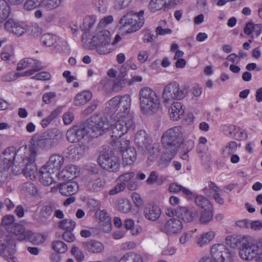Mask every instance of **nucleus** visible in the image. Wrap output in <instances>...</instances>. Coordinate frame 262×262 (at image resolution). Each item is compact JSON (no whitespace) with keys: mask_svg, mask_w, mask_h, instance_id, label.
I'll use <instances>...</instances> for the list:
<instances>
[{"mask_svg":"<svg viewBox=\"0 0 262 262\" xmlns=\"http://www.w3.org/2000/svg\"><path fill=\"white\" fill-rule=\"evenodd\" d=\"M15 155V151L13 148H7L5 149L0 157V163L3 169L8 170L13 164Z\"/></svg>","mask_w":262,"mask_h":262,"instance_id":"obj_19","label":"nucleus"},{"mask_svg":"<svg viewBox=\"0 0 262 262\" xmlns=\"http://www.w3.org/2000/svg\"><path fill=\"white\" fill-rule=\"evenodd\" d=\"M133 81L127 80L126 78H122L119 80H116L114 82L112 90L114 92H118L122 88H125L126 85H132Z\"/></svg>","mask_w":262,"mask_h":262,"instance_id":"obj_47","label":"nucleus"},{"mask_svg":"<svg viewBox=\"0 0 262 262\" xmlns=\"http://www.w3.org/2000/svg\"><path fill=\"white\" fill-rule=\"evenodd\" d=\"M158 96L155 91L148 87L142 88L139 92L140 103H145L153 99L158 98Z\"/></svg>","mask_w":262,"mask_h":262,"instance_id":"obj_28","label":"nucleus"},{"mask_svg":"<svg viewBox=\"0 0 262 262\" xmlns=\"http://www.w3.org/2000/svg\"><path fill=\"white\" fill-rule=\"evenodd\" d=\"M168 189L169 191L171 192L177 193L181 191L188 199H192L194 196L193 192L177 183H172L170 184Z\"/></svg>","mask_w":262,"mask_h":262,"instance_id":"obj_32","label":"nucleus"},{"mask_svg":"<svg viewBox=\"0 0 262 262\" xmlns=\"http://www.w3.org/2000/svg\"><path fill=\"white\" fill-rule=\"evenodd\" d=\"M36 156V149L32 147L30 148L29 156L28 158V162L26 167L23 170L24 176L26 177H29L31 179L35 178L36 174L37 173V167L34 163Z\"/></svg>","mask_w":262,"mask_h":262,"instance_id":"obj_14","label":"nucleus"},{"mask_svg":"<svg viewBox=\"0 0 262 262\" xmlns=\"http://www.w3.org/2000/svg\"><path fill=\"white\" fill-rule=\"evenodd\" d=\"M60 194L64 196H72L78 190V184L75 182L60 183L58 186Z\"/></svg>","mask_w":262,"mask_h":262,"instance_id":"obj_22","label":"nucleus"},{"mask_svg":"<svg viewBox=\"0 0 262 262\" xmlns=\"http://www.w3.org/2000/svg\"><path fill=\"white\" fill-rule=\"evenodd\" d=\"M61 134L54 128L40 135L36 141L37 145L42 149H51L56 146L61 140Z\"/></svg>","mask_w":262,"mask_h":262,"instance_id":"obj_8","label":"nucleus"},{"mask_svg":"<svg viewBox=\"0 0 262 262\" xmlns=\"http://www.w3.org/2000/svg\"><path fill=\"white\" fill-rule=\"evenodd\" d=\"M166 3L163 0H151L149 4V8L152 12H155L161 10Z\"/></svg>","mask_w":262,"mask_h":262,"instance_id":"obj_55","label":"nucleus"},{"mask_svg":"<svg viewBox=\"0 0 262 262\" xmlns=\"http://www.w3.org/2000/svg\"><path fill=\"white\" fill-rule=\"evenodd\" d=\"M212 208L204 209L201 214L200 221L202 224H206L210 222L213 217Z\"/></svg>","mask_w":262,"mask_h":262,"instance_id":"obj_52","label":"nucleus"},{"mask_svg":"<svg viewBox=\"0 0 262 262\" xmlns=\"http://www.w3.org/2000/svg\"><path fill=\"white\" fill-rule=\"evenodd\" d=\"M61 113V109L57 108L52 112L51 114L47 118L42 119L41 125L43 127H46L54 119H55Z\"/></svg>","mask_w":262,"mask_h":262,"instance_id":"obj_45","label":"nucleus"},{"mask_svg":"<svg viewBox=\"0 0 262 262\" xmlns=\"http://www.w3.org/2000/svg\"><path fill=\"white\" fill-rule=\"evenodd\" d=\"M215 232L209 231L202 234L201 236L197 239V244L200 247H202L209 243L215 237Z\"/></svg>","mask_w":262,"mask_h":262,"instance_id":"obj_37","label":"nucleus"},{"mask_svg":"<svg viewBox=\"0 0 262 262\" xmlns=\"http://www.w3.org/2000/svg\"><path fill=\"white\" fill-rule=\"evenodd\" d=\"M144 11L139 13L130 12L124 15L120 20L122 27L127 33H132L139 30L144 23Z\"/></svg>","mask_w":262,"mask_h":262,"instance_id":"obj_5","label":"nucleus"},{"mask_svg":"<svg viewBox=\"0 0 262 262\" xmlns=\"http://www.w3.org/2000/svg\"><path fill=\"white\" fill-rule=\"evenodd\" d=\"M71 253L74 255L76 260L79 262H81L84 260V255L81 251L79 250L76 246H73L71 249Z\"/></svg>","mask_w":262,"mask_h":262,"instance_id":"obj_61","label":"nucleus"},{"mask_svg":"<svg viewBox=\"0 0 262 262\" xmlns=\"http://www.w3.org/2000/svg\"><path fill=\"white\" fill-rule=\"evenodd\" d=\"M184 141V137L181 126H176L167 129L161 137V143L164 149H174L176 152Z\"/></svg>","mask_w":262,"mask_h":262,"instance_id":"obj_4","label":"nucleus"},{"mask_svg":"<svg viewBox=\"0 0 262 262\" xmlns=\"http://www.w3.org/2000/svg\"><path fill=\"white\" fill-rule=\"evenodd\" d=\"M262 26L261 24H254L252 21L246 23L244 28V32L246 35H252V38H253L252 33H254L256 36H258L261 33Z\"/></svg>","mask_w":262,"mask_h":262,"instance_id":"obj_33","label":"nucleus"},{"mask_svg":"<svg viewBox=\"0 0 262 262\" xmlns=\"http://www.w3.org/2000/svg\"><path fill=\"white\" fill-rule=\"evenodd\" d=\"M198 216V211L193 207H179L177 216L186 222H192Z\"/></svg>","mask_w":262,"mask_h":262,"instance_id":"obj_16","label":"nucleus"},{"mask_svg":"<svg viewBox=\"0 0 262 262\" xmlns=\"http://www.w3.org/2000/svg\"><path fill=\"white\" fill-rule=\"evenodd\" d=\"M76 223L71 219H64L61 221L58 224L59 227L66 231H72L75 227Z\"/></svg>","mask_w":262,"mask_h":262,"instance_id":"obj_51","label":"nucleus"},{"mask_svg":"<svg viewBox=\"0 0 262 262\" xmlns=\"http://www.w3.org/2000/svg\"><path fill=\"white\" fill-rule=\"evenodd\" d=\"M27 234H28L26 235V239L34 244H41L43 243L46 240L45 236L41 234H34L30 231Z\"/></svg>","mask_w":262,"mask_h":262,"instance_id":"obj_42","label":"nucleus"},{"mask_svg":"<svg viewBox=\"0 0 262 262\" xmlns=\"http://www.w3.org/2000/svg\"><path fill=\"white\" fill-rule=\"evenodd\" d=\"M141 111L144 114H152L156 113L160 107L159 97L140 103Z\"/></svg>","mask_w":262,"mask_h":262,"instance_id":"obj_18","label":"nucleus"},{"mask_svg":"<svg viewBox=\"0 0 262 262\" xmlns=\"http://www.w3.org/2000/svg\"><path fill=\"white\" fill-rule=\"evenodd\" d=\"M74 119V114L70 111L64 113L62 115V120L65 125L70 124Z\"/></svg>","mask_w":262,"mask_h":262,"instance_id":"obj_63","label":"nucleus"},{"mask_svg":"<svg viewBox=\"0 0 262 262\" xmlns=\"http://www.w3.org/2000/svg\"><path fill=\"white\" fill-rule=\"evenodd\" d=\"M122 160L126 165L133 164L136 160L137 152L135 147H130L121 152Z\"/></svg>","mask_w":262,"mask_h":262,"instance_id":"obj_29","label":"nucleus"},{"mask_svg":"<svg viewBox=\"0 0 262 262\" xmlns=\"http://www.w3.org/2000/svg\"><path fill=\"white\" fill-rule=\"evenodd\" d=\"M130 104L131 98L129 95L114 97L108 102L105 111L112 114V137L119 138L134 129L135 123L129 113Z\"/></svg>","mask_w":262,"mask_h":262,"instance_id":"obj_1","label":"nucleus"},{"mask_svg":"<svg viewBox=\"0 0 262 262\" xmlns=\"http://www.w3.org/2000/svg\"><path fill=\"white\" fill-rule=\"evenodd\" d=\"M88 149L85 145L70 146L68 148V156L70 159H78Z\"/></svg>","mask_w":262,"mask_h":262,"instance_id":"obj_26","label":"nucleus"},{"mask_svg":"<svg viewBox=\"0 0 262 262\" xmlns=\"http://www.w3.org/2000/svg\"><path fill=\"white\" fill-rule=\"evenodd\" d=\"M210 253L213 260L210 258L213 262H226L231 257V254L228 249L222 244H215L210 250Z\"/></svg>","mask_w":262,"mask_h":262,"instance_id":"obj_11","label":"nucleus"},{"mask_svg":"<svg viewBox=\"0 0 262 262\" xmlns=\"http://www.w3.org/2000/svg\"><path fill=\"white\" fill-rule=\"evenodd\" d=\"M258 245L250 242L243 243L239 249L240 257L246 261H251L255 258Z\"/></svg>","mask_w":262,"mask_h":262,"instance_id":"obj_12","label":"nucleus"},{"mask_svg":"<svg viewBox=\"0 0 262 262\" xmlns=\"http://www.w3.org/2000/svg\"><path fill=\"white\" fill-rule=\"evenodd\" d=\"M80 172L79 168L75 165H71L65 167L61 171L58 172V177L64 181H70L77 177Z\"/></svg>","mask_w":262,"mask_h":262,"instance_id":"obj_17","label":"nucleus"},{"mask_svg":"<svg viewBox=\"0 0 262 262\" xmlns=\"http://www.w3.org/2000/svg\"><path fill=\"white\" fill-rule=\"evenodd\" d=\"M56 172L43 165L39 171L40 182L45 186H49L54 182V176Z\"/></svg>","mask_w":262,"mask_h":262,"instance_id":"obj_20","label":"nucleus"},{"mask_svg":"<svg viewBox=\"0 0 262 262\" xmlns=\"http://www.w3.org/2000/svg\"><path fill=\"white\" fill-rule=\"evenodd\" d=\"M93 4L101 13H104L107 7V0H94Z\"/></svg>","mask_w":262,"mask_h":262,"instance_id":"obj_60","label":"nucleus"},{"mask_svg":"<svg viewBox=\"0 0 262 262\" xmlns=\"http://www.w3.org/2000/svg\"><path fill=\"white\" fill-rule=\"evenodd\" d=\"M119 208L122 212L127 213L131 210L132 204L128 200H125L119 204Z\"/></svg>","mask_w":262,"mask_h":262,"instance_id":"obj_64","label":"nucleus"},{"mask_svg":"<svg viewBox=\"0 0 262 262\" xmlns=\"http://www.w3.org/2000/svg\"><path fill=\"white\" fill-rule=\"evenodd\" d=\"M42 0H25L24 4V8L25 10L30 11L39 7Z\"/></svg>","mask_w":262,"mask_h":262,"instance_id":"obj_56","label":"nucleus"},{"mask_svg":"<svg viewBox=\"0 0 262 262\" xmlns=\"http://www.w3.org/2000/svg\"><path fill=\"white\" fill-rule=\"evenodd\" d=\"M194 196L193 198H194V202L195 204L204 209L212 208V206L211 205L209 201L203 195H196L193 193Z\"/></svg>","mask_w":262,"mask_h":262,"instance_id":"obj_40","label":"nucleus"},{"mask_svg":"<svg viewBox=\"0 0 262 262\" xmlns=\"http://www.w3.org/2000/svg\"><path fill=\"white\" fill-rule=\"evenodd\" d=\"M144 214L147 220L155 221L160 217L161 211L159 206L149 205L145 207Z\"/></svg>","mask_w":262,"mask_h":262,"instance_id":"obj_24","label":"nucleus"},{"mask_svg":"<svg viewBox=\"0 0 262 262\" xmlns=\"http://www.w3.org/2000/svg\"><path fill=\"white\" fill-rule=\"evenodd\" d=\"M62 0H43L42 1L43 6L48 9H54L58 7Z\"/></svg>","mask_w":262,"mask_h":262,"instance_id":"obj_59","label":"nucleus"},{"mask_svg":"<svg viewBox=\"0 0 262 262\" xmlns=\"http://www.w3.org/2000/svg\"><path fill=\"white\" fill-rule=\"evenodd\" d=\"M106 184L105 180L98 178L90 180L86 184L87 190L91 192H97L102 190Z\"/></svg>","mask_w":262,"mask_h":262,"instance_id":"obj_25","label":"nucleus"},{"mask_svg":"<svg viewBox=\"0 0 262 262\" xmlns=\"http://www.w3.org/2000/svg\"><path fill=\"white\" fill-rule=\"evenodd\" d=\"M83 123L88 134L92 138H97L103 134L108 125L107 119L99 115L92 116Z\"/></svg>","mask_w":262,"mask_h":262,"instance_id":"obj_6","label":"nucleus"},{"mask_svg":"<svg viewBox=\"0 0 262 262\" xmlns=\"http://www.w3.org/2000/svg\"><path fill=\"white\" fill-rule=\"evenodd\" d=\"M133 0H115V8L121 10L127 7Z\"/></svg>","mask_w":262,"mask_h":262,"instance_id":"obj_62","label":"nucleus"},{"mask_svg":"<svg viewBox=\"0 0 262 262\" xmlns=\"http://www.w3.org/2000/svg\"><path fill=\"white\" fill-rule=\"evenodd\" d=\"M63 162L64 158L62 156L58 154H53L50 157L48 161L45 165L55 171L56 174H57Z\"/></svg>","mask_w":262,"mask_h":262,"instance_id":"obj_23","label":"nucleus"},{"mask_svg":"<svg viewBox=\"0 0 262 262\" xmlns=\"http://www.w3.org/2000/svg\"><path fill=\"white\" fill-rule=\"evenodd\" d=\"M111 129H112V128ZM110 134H111V137L113 139L114 144V146H115V148H117L121 153L125 150L126 149L130 147L129 146L130 143L129 140H123V139L120 140H118V139L121 137L119 138H115L112 137V130H111V133Z\"/></svg>","mask_w":262,"mask_h":262,"instance_id":"obj_38","label":"nucleus"},{"mask_svg":"<svg viewBox=\"0 0 262 262\" xmlns=\"http://www.w3.org/2000/svg\"><path fill=\"white\" fill-rule=\"evenodd\" d=\"M61 113V109L57 108L52 112L51 114L47 118L42 119L41 125L43 127H46L54 119H55Z\"/></svg>","mask_w":262,"mask_h":262,"instance_id":"obj_46","label":"nucleus"},{"mask_svg":"<svg viewBox=\"0 0 262 262\" xmlns=\"http://www.w3.org/2000/svg\"><path fill=\"white\" fill-rule=\"evenodd\" d=\"M118 262H142L140 255L135 252L126 253Z\"/></svg>","mask_w":262,"mask_h":262,"instance_id":"obj_41","label":"nucleus"},{"mask_svg":"<svg viewBox=\"0 0 262 262\" xmlns=\"http://www.w3.org/2000/svg\"><path fill=\"white\" fill-rule=\"evenodd\" d=\"M61 113V109L57 108L52 112L51 114L47 118L42 119L41 125L43 127H46L54 119H55Z\"/></svg>","mask_w":262,"mask_h":262,"instance_id":"obj_44","label":"nucleus"},{"mask_svg":"<svg viewBox=\"0 0 262 262\" xmlns=\"http://www.w3.org/2000/svg\"><path fill=\"white\" fill-rule=\"evenodd\" d=\"M8 247L13 251L15 247L14 241L10 236L0 232V254Z\"/></svg>","mask_w":262,"mask_h":262,"instance_id":"obj_31","label":"nucleus"},{"mask_svg":"<svg viewBox=\"0 0 262 262\" xmlns=\"http://www.w3.org/2000/svg\"><path fill=\"white\" fill-rule=\"evenodd\" d=\"M34 59L30 58H25L20 60L17 67V70L20 71L27 69L31 66L34 64Z\"/></svg>","mask_w":262,"mask_h":262,"instance_id":"obj_53","label":"nucleus"},{"mask_svg":"<svg viewBox=\"0 0 262 262\" xmlns=\"http://www.w3.org/2000/svg\"><path fill=\"white\" fill-rule=\"evenodd\" d=\"M237 143L235 141H230L224 147L223 153L229 156L235 152L237 149Z\"/></svg>","mask_w":262,"mask_h":262,"instance_id":"obj_57","label":"nucleus"},{"mask_svg":"<svg viewBox=\"0 0 262 262\" xmlns=\"http://www.w3.org/2000/svg\"><path fill=\"white\" fill-rule=\"evenodd\" d=\"M14 217L13 215H8L3 217L1 224L4 227L5 229L8 231V227L11 228L14 225Z\"/></svg>","mask_w":262,"mask_h":262,"instance_id":"obj_58","label":"nucleus"},{"mask_svg":"<svg viewBox=\"0 0 262 262\" xmlns=\"http://www.w3.org/2000/svg\"><path fill=\"white\" fill-rule=\"evenodd\" d=\"M56 208V205L50 203L42 207L40 211L41 217L44 220H47L52 214L53 210Z\"/></svg>","mask_w":262,"mask_h":262,"instance_id":"obj_48","label":"nucleus"},{"mask_svg":"<svg viewBox=\"0 0 262 262\" xmlns=\"http://www.w3.org/2000/svg\"><path fill=\"white\" fill-rule=\"evenodd\" d=\"M151 140L148 137L145 130H141L135 135V142L138 149L146 152L147 159L150 162L157 159L160 153V147L158 143H151Z\"/></svg>","mask_w":262,"mask_h":262,"instance_id":"obj_3","label":"nucleus"},{"mask_svg":"<svg viewBox=\"0 0 262 262\" xmlns=\"http://www.w3.org/2000/svg\"><path fill=\"white\" fill-rule=\"evenodd\" d=\"M110 33L106 30H102L97 32L95 35L85 32L82 36L83 42L91 50L96 49L100 54H106L110 52L107 46L110 43Z\"/></svg>","mask_w":262,"mask_h":262,"instance_id":"obj_2","label":"nucleus"},{"mask_svg":"<svg viewBox=\"0 0 262 262\" xmlns=\"http://www.w3.org/2000/svg\"><path fill=\"white\" fill-rule=\"evenodd\" d=\"M10 8L7 3L4 0H0V28L5 20L10 14Z\"/></svg>","mask_w":262,"mask_h":262,"instance_id":"obj_36","label":"nucleus"},{"mask_svg":"<svg viewBox=\"0 0 262 262\" xmlns=\"http://www.w3.org/2000/svg\"><path fill=\"white\" fill-rule=\"evenodd\" d=\"M92 98V94L90 91H83L77 94L75 97L74 103L76 106L83 105Z\"/></svg>","mask_w":262,"mask_h":262,"instance_id":"obj_34","label":"nucleus"},{"mask_svg":"<svg viewBox=\"0 0 262 262\" xmlns=\"http://www.w3.org/2000/svg\"><path fill=\"white\" fill-rule=\"evenodd\" d=\"M82 247L90 253L98 254L103 252L104 246L99 241L91 239L82 243Z\"/></svg>","mask_w":262,"mask_h":262,"instance_id":"obj_21","label":"nucleus"},{"mask_svg":"<svg viewBox=\"0 0 262 262\" xmlns=\"http://www.w3.org/2000/svg\"><path fill=\"white\" fill-rule=\"evenodd\" d=\"M88 130L83 123L76 125L70 128L66 133L67 140L71 143H76L82 139L86 134Z\"/></svg>","mask_w":262,"mask_h":262,"instance_id":"obj_10","label":"nucleus"},{"mask_svg":"<svg viewBox=\"0 0 262 262\" xmlns=\"http://www.w3.org/2000/svg\"><path fill=\"white\" fill-rule=\"evenodd\" d=\"M135 177V173L133 172H128L123 173L118 177L117 179V182L124 184L126 187V184L130 182L133 178Z\"/></svg>","mask_w":262,"mask_h":262,"instance_id":"obj_54","label":"nucleus"},{"mask_svg":"<svg viewBox=\"0 0 262 262\" xmlns=\"http://www.w3.org/2000/svg\"><path fill=\"white\" fill-rule=\"evenodd\" d=\"M97 161L102 168L111 172L118 170L120 165L119 158L112 154H102L99 156Z\"/></svg>","mask_w":262,"mask_h":262,"instance_id":"obj_9","label":"nucleus"},{"mask_svg":"<svg viewBox=\"0 0 262 262\" xmlns=\"http://www.w3.org/2000/svg\"><path fill=\"white\" fill-rule=\"evenodd\" d=\"M169 113L170 118H172L173 120H177L184 113L183 105L179 102H173L171 108L169 109Z\"/></svg>","mask_w":262,"mask_h":262,"instance_id":"obj_30","label":"nucleus"},{"mask_svg":"<svg viewBox=\"0 0 262 262\" xmlns=\"http://www.w3.org/2000/svg\"><path fill=\"white\" fill-rule=\"evenodd\" d=\"M183 228L182 222L176 218H171L160 226L161 231L167 235L175 234L179 233Z\"/></svg>","mask_w":262,"mask_h":262,"instance_id":"obj_15","label":"nucleus"},{"mask_svg":"<svg viewBox=\"0 0 262 262\" xmlns=\"http://www.w3.org/2000/svg\"><path fill=\"white\" fill-rule=\"evenodd\" d=\"M8 232L15 234L19 241H23L26 239L27 233L30 231H26L25 227L21 224L14 223L11 228L7 227Z\"/></svg>","mask_w":262,"mask_h":262,"instance_id":"obj_27","label":"nucleus"},{"mask_svg":"<svg viewBox=\"0 0 262 262\" xmlns=\"http://www.w3.org/2000/svg\"><path fill=\"white\" fill-rule=\"evenodd\" d=\"M40 40L43 46L51 47L56 42L57 37L51 33H47L42 35Z\"/></svg>","mask_w":262,"mask_h":262,"instance_id":"obj_43","label":"nucleus"},{"mask_svg":"<svg viewBox=\"0 0 262 262\" xmlns=\"http://www.w3.org/2000/svg\"><path fill=\"white\" fill-rule=\"evenodd\" d=\"M188 89L185 86H180L176 81L167 84L163 90L162 97L163 102L169 103L173 100H182L187 94Z\"/></svg>","mask_w":262,"mask_h":262,"instance_id":"obj_7","label":"nucleus"},{"mask_svg":"<svg viewBox=\"0 0 262 262\" xmlns=\"http://www.w3.org/2000/svg\"><path fill=\"white\" fill-rule=\"evenodd\" d=\"M4 28L17 37L23 35L29 30V26L13 19H8L4 24Z\"/></svg>","mask_w":262,"mask_h":262,"instance_id":"obj_13","label":"nucleus"},{"mask_svg":"<svg viewBox=\"0 0 262 262\" xmlns=\"http://www.w3.org/2000/svg\"><path fill=\"white\" fill-rule=\"evenodd\" d=\"M165 150L166 151L164 152L163 155H162L161 159L159 161V164L160 165L166 166H167V165L169 163L171 159L177 154V152H176L174 149H173V150L169 149Z\"/></svg>","mask_w":262,"mask_h":262,"instance_id":"obj_39","label":"nucleus"},{"mask_svg":"<svg viewBox=\"0 0 262 262\" xmlns=\"http://www.w3.org/2000/svg\"><path fill=\"white\" fill-rule=\"evenodd\" d=\"M20 191L25 195L35 196L37 193L36 186L32 182H28L22 184Z\"/></svg>","mask_w":262,"mask_h":262,"instance_id":"obj_35","label":"nucleus"},{"mask_svg":"<svg viewBox=\"0 0 262 262\" xmlns=\"http://www.w3.org/2000/svg\"><path fill=\"white\" fill-rule=\"evenodd\" d=\"M52 249L58 253H64L68 249L67 244L61 241H54L52 243Z\"/></svg>","mask_w":262,"mask_h":262,"instance_id":"obj_49","label":"nucleus"},{"mask_svg":"<svg viewBox=\"0 0 262 262\" xmlns=\"http://www.w3.org/2000/svg\"><path fill=\"white\" fill-rule=\"evenodd\" d=\"M96 22V17L94 16H86L83 20L82 25L80 26L82 30L85 32L89 33L88 30L94 25Z\"/></svg>","mask_w":262,"mask_h":262,"instance_id":"obj_50","label":"nucleus"}]
</instances>
